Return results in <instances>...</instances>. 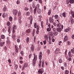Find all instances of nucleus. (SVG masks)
Returning a JSON list of instances; mask_svg holds the SVG:
<instances>
[{"label":"nucleus","instance_id":"1","mask_svg":"<svg viewBox=\"0 0 74 74\" xmlns=\"http://www.w3.org/2000/svg\"><path fill=\"white\" fill-rule=\"evenodd\" d=\"M34 57L33 60V62L32 63V66H34V65L36 64V61L37 60V56L35 55V54H34Z\"/></svg>","mask_w":74,"mask_h":74},{"label":"nucleus","instance_id":"2","mask_svg":"<svg viewBox=\"0 0 74 74\" xmlns=\"http://www.w3.org/2000/svg\"><path fill=\"white\" fill-rule=\"evenodd\" d=\"M7 40L6 41V46H8L10 44V37H7Z\"/></svg>","mask_w":74,"mask_h":74},{"label":"nucleus","instance_id":"3","mask_svg":"<svg viewBox=\"0 0 74 74\" xmlns=\"http://www.w3.org/2000/svg\"><path fill=\"white\" fill-rule=\"evenodd\" d=\"M28 65V64L27 63H25L23 65V66L22 68V70H25V68L26 67H27Z\"/></svg>","mask_w":74,"mask_h":74},{"label":"nucleus","instance_id":"4","mask_svg":"<svg viewBox=\"0 0 74 74\" xmlns=\"http://www.w3.org/2000/svg\"><path fill=\"white\" fill-rule=\"evenodd\" d=\"M13 14L15 15V16H16L18 13V11L16 9H14L12 11Z\"/></svg>","mask_w":74,"mask_h":74},{"label":"nucleus","instance_id":"5","mask_svg":"<svg viewBox=\"0 0 74 74\" xmlns=\"http://www.w3.org/2000/svg\"><path fill=\"white\" fill-rule=\"evenodd\" d=\"M16 34H13L12 35V38L13 40H16Z\"/></svg>","mask_w":74,"mask_h":74},{"label":"nucleus","instance_id":"6","mask_svg":"<svg viewBox=\"0 0 74 74\" xmlns=\"http://www.w3.org/2000/svg\"><path fill=\"white\" fill-rule=\"evenodd\" d=\"M60 51V49L59 48H57L56 50L55 51L54 53L56 54H58L59 53H60V52H59Z\"/></svg>","mask_w":74,"mask_h":74},{"label":"nucleus","instance_id":"7","mask_svg":"<svg viewBox=\"0 0 74 74\" xmlns=\"http://www.w3.org/2000/svg\"><path fill=\"white\" fill-rule=\"evenodd\" d=\"M49 21L50 23H53V19L51 17H50L49 18Z\"/></svg>","mask_w":74,"mask_h":74},{"label":"nucleus","instance_id":"8","mask_svg":"<svg viewBox=\"0 0 74 74\" xmlns=\"http://www.w3.org/2000/svg\"><path fill=\"white\" fill-rule=\"evenodd\" d=\"M43 11V9H42V10L39 8H38L37 10V12H38V14H41V13L42 11V12Z\"/></svg>","mask_w":74,"mask_h":74},{"label":"nucleus","instance_id":"9","mask_svg":"<svg viewBox=\"0 0 74 74\" xmlns=\"http://www.w3.org/2000/svg\"><path fill=\"white\" fill-rule=\"evenodd\" d=\"M43 72H44V71L42 69H39L38 71V73H39L41 74H42Z\"/></svg>","mask_w":74,"mask_h":74},{"label":"nucleus","instance_id":"10","mask_svg":"<svg viewBox=\"0 0 74 74\" xmlns=\"http://www.w3.org/2000/svg\"><path fill=\"white\" fill-rule=\"evenodd\" d=\"M68 40V38H67V36L66 35L65 36L64 41V42H66L67 41V40Z\"/></svg>","mask_w":74,"mask_h":74},{"label":"nucleus","instance_id":"11","mask_svg":"<svg viewBox=\"0 0 74 74\" xmlns=\"http://www.w3.org/2000/svg\"><path fill=\"white\" fill-rule=\"evenodd\" d=\"M7 13H6L5 12H4L3 13L2 16L3 17V18H5L6 16H8Z\"/></svg>","mask_w":74,"mask_h":74},{"label":"nucleus","instance_id":"12","mask_svg":"<svg viewBox=\"0 0 74 74\" xmlns=\"http://www.w3.org/2000/svg\"><path fill=\"white\" fill-rule=\"evenodd\" d=\"M31 32V29H29L26 30L25 31L26 33H28V34L30 33Z\"/></svg>","mask_w":74,"mask_h":74},{"label":"nucleus","instance_id":"13","mask_svg":"<svg viewBox=\"0 0 74 74\" xmlns=\"http://www.w3.org/2000/svg\"><path fill=\"white\" fill-rule=\"evenodd\" d=\"M11 27H12L10 26L8 28V32L9 34L11 33Z\"/></svg>","mask_w":74,"mask_h":74},{"label":"nucleus","instance_id":"14","mask_svg":"<svg viewBox=\"0 0 74 74\" xmlns=\"http://www.w3.org/2000/svg\"><path fill=\"white\" fill-rule=\"evenodd\" d=\"M15 51L16 53H18V50H19V48L18 47H15Z\"/></svg>","mask_w":74,"mask_h":74},{"label":"nucleus","instance_id":"15","mask_svg":"<svg viewBox=\"0 0 74 74\" xmlns=\"http://www.w3.org/2000/svg\"><path fill=\"white\" fill-rule=\"evenodd\" d=\"M62 28H58L57 29V30L59 32H61V31H62Z\"/></svg>","mask_w":74,"mask_h":74},{"label":"nucleus","instance_id":"16","mask_svg":"<svg viewBox=\"0 0 74 74\" xmlns=\"http://www.w3.org/2000/svg\"><path fill=\"white\" fill-rule=\"evenodd\" d=\"M71 29L70 28H68L65 30V32H67L69 31H70Z\"/></svg>","mask_w":74,"mask_h":74},{"label":"nucleus","instance_id":"17","mask_svg":"<svg viewBox=\"0 0 74 74\" xmlns=\"http://www.w3.org/2000/svg\"><path fill=\"white\" fill-rule=\"evenodd\" d=\"M49 35L50 36H53V32H50L49 33Z\"/></svg>","mask_w":74,"mask_h":74},{"label":"nucleus","instance_id":"18","mask_svg":"<svg viewBox=\"0 0 74 74\" xmlns=\"http://www.w3.org/2000/svg\"><path fill=\"white\" fill-rule=\"evenodd\" d=\"M3 11L4 12H5L7 11V8H6V6H4V7L3 9Z\"/></svg>","mask_w":74,"mask_h":74},{"label":"nucleus","instance_id":"19","mask_svg":"<svg viewBox=\"0 0 74 74\" xmlns=\"http://www.w3.org/2000/svg\"><path fill=\"white\" fill-rule=\"evenodd\" d=\"M4 43H5V42H1L0 43V46L1 47H3V45H4Z\"/></svg>","mask_w":74,"mask_h":74},{"label":"nucleus","instance_id":"20","mask_svg":"<svg viewBox=\"0 0 74 74\" xmlns=\"http://www.w3.org/2000/svg\"><path fill=\"white\" fill-rule=\"evenodd\" d=\"M54 18L55 19H58V18H59V16L58 15L56 14L54 16Z\"/></svg>","mask_w":74,"mask_h":74},{"label":"nucleus","instance_id":"21","mask_svg":"<svg viewBox=\"0 0 74 74\" xmlns=\"http://www.w3.org/2000/svg\"><path fill=\"white\" fill-rule=\"evenodd\" d=\"M37 7H35L34 10V14H36V12L37 11Z\"/></svg>","mask_w":74,"mask_h":74},{"label":"nucleus","instance_id":"22","mask_svg":"<svg viewBox=\"0 0 74 74\" xmlns=\"http://www.w3.org/2000/svg\"><path fill=\"white\" fill-rule=\"evenodd\" d=\"M62 16H63L64 18H65L66 16V13L64 12L62 13Z\"/></svg>","mask_w":74,"mask_h":74},{"label":"nucleus","instance_id":"23","mask_svg":"<svg viewBox=\"0 0 74 74\" xmlns=\"http://www.w3.org/2000/svg\"><path fill=\"white\" fill-rule=\"evenodd\" d=\"M69 2L71 4H73L74 3V0H69Z\"/></svg>","mask_w":74,"mask_h":74},{"label":"nucleus","instance_id":"24","mask_svg":"<svg viewBox=\"0 0 74 74\" xmlns=\"http://www.w3.org/2000/svg\"><path fill=\"white\" fill-rule=\"evenodd\" d=\"M34 34H35V29H33V31L32 32V36L34 37Z\"/></svg>","mask_w":74,"mask_h":74},{"label":"nucleus","instance_id":"25","mask_svg":"<svg viewBox=\"0 0 74 74\" xmlns=\"http://www.w3.org/2000/svg\"><path fill=\"white\" fill-rule=\"evenodd\" d=\"M27 43H29V38L27 37L26 40Z\"/></svg>","mask_w":74,"mask_h":74},{"label":"nucleus","instance_id":"26","mask_svg":"<svg viewBox=\"0 0 74 74\" xmlns=\"http://www.w3.org/2000/svg\"><path fill=\"white\" fill-rule=\"evenodd\" d=\"M47 32H50L51 30V27L48 28L47 29Z\"/></svg>","mask_w":74,"mask_h":74},{"label":"nucleus","instance_id":"27","mask_svg":"<svg viewBox=\"0 0 74 74\" xmlns=\"http://www.w3.org/2000/svg\"><path fill=\"white\" fill-rule=\"evenodd\" d=\"M7 30L5 29V28H3L2 29V31L3 33H5L6 32Z\"/></svg>","mask_w":74,"mask_h":74},{"label":"nucleus","instance_id":"28","mask_svg":"<svg viewBox=\"0 0 74 74\" xmlns=\"http://www.w3.org/2000/svg\"><path fill=\"white\" fill-rule=\"evenodd\" d=\"M40 25L42 27L43 29V27L44 26V25H43V21L41 22Z\"/></svg>","mask_w":74,"mask_h":74},{"label":"nucleus","instance_id":"29","mask_svg":"<svg viewBox=\"0 0 74 74\" xmlns=\"http://www.w3.org/2000/svg\"><path fill=\"white\" fill-rule=\"evenodd\" d=\"M18 22L20 24H21L22 23V21H21V18H20L18 19Z\"/></svg>","mask_w":74,"mask_h":74},{"label":"nucleus","instance_id":"30","mask_svg":"<svg viewBox=\"0 0 74 74\" xmlns=\"http://www.w3.org/2000/svg\"><path fill=\"white\" fill-rule=\"evenodd\" d=\"M34 2H32V8H36V5L34 4Z\"/></svg>","mask_w":74,"mask_h":74},{"label":"nucleus","instance_id":"31","mask_svg":"<svg viewBox=\"0 0 74 74\" xmlns=\"http://www.w3.org/2000/svg\"><path fill=\"white\" fill-rule=\"evenodd\" d=\"M1 38L4 39L5 38V36L4 35H2L1 36Z\"/></svg>","mask_w":74,"mask_h":74},{"label":"nucleus","instance_id":"32","mask_svg":"<svg viewBox=\"0 0 74 74\" xmlns=\"http://www.w3.org/2000/svg\"><path fill=\"white\" fill-rule=\"evenodd\" d=\"M9 20L10 22H12V17L11 16H10L9 18Z\"/></svg>","mask_w":74,"mask_h":74},{"label":"nucleus","instance_id":"33","mask_svg":"<svg viewBox=\"0 0 74 74\" xmlns=\"http://www.w3.org/2000/svg\"><path fill=\"white\" fill-rule=\"evenodd\" d=\"M31 48L32 51V52H33V51H34V47H32Z\"/></svg>","mask_w":74,"mask_h":74},{"label":"nucleus","instance_id":"34","mask_svg":"<svg viewBox=\"0 0 74 74\" xmlns=\"http://www.w3.org/2000/svg\"><path fill=\"white\" fill-rule=\"evenodd\" d=\"M69 73V71L67 70H66L65 71V74H68Z\"/></svg>","mask_w":74,"mask_h":74},{"label":"nucleus","instance_id":"35","mask_svg":"<svg viewBox=\"0 0 74 74\" xmlns=\"http://www.w3.org/2000/svg\"><path fill=\"white\" fill-rule=\"evenodd\" d=\"M51 10H50L48 13V15H51Z\"/></svg>","mask_w":74,"mask_h":74},{"label":"nucleus","instance_id":"36","mask_svg":"<svg viewBox=\"0 0 74 74\" xmlns=\"http://www.w3.org/2000/svg\"><path fill=\"white\" fill-rule=\"evenodd\" d=\"M37 23H35L34 24V26L35 29H36L37 27Z\"/></svg>","mask_w":74,"mask_h":74},{"label":"nucleus","instance_id":"37","mask_svg":"<svg viewBox=\"0 0 74 74\" xmlns=\"http://www.w3.org/2000/svg\"><path fill=\"white\" fill-rule=\"evenodd\" d=\"M16 3L17 4H19L21 3L20 2V0H17V1L16 2Z\"/></svg>","mask_w":74,"mask_h":74},{"label":"nucleus","instance_id":"38","mask_svg":"<svg viewBox=\"0 0 74 74\" xmlns=\"http://www.w3.org/2000/svg\"><path fill=\"white\" fill-rule=\"evenodd\" d=\"M30 15V12H26V15L27 16H29Z\"/></svg>","mask_w":74,"mask_h":74},{"label":"nucleus","instance_id":"39","mask_svg":"<svg viewBox=\"0 0 74 74\" xmlns=\"http://www.w3.org/2000/svg\"><path fill=\"white\" fill-rule=\"evenodd\" d=\"M15 67V69H16V70H17L18 69V65L16 64H15L14 65Z\"/></svg>","mask_w":74,"mask_h":74},{"label":"nucleus","instance_id":"40","mask_svg":"<svg viewBox=\"0 0 74 74\" xmlns=\"http://www.w3.org/2000/svg\"><path fill=\"white\" fill-rule=\"evenodd\" d=\"M58 62L60 63H62V60L61 59H59Z\"/></svg>","mask_w":74,"mask_h":74},{"label":"nucleus","instance_id":"41","mask_svg":"<svg viewBox=\"0 0 74 74\" xmlns=\"http://www.w3.org/2000/svg\"><path fill=\"white\" fill-rule=\"evenodd\" d=\"M15 29H16V25H14L13 27V29L15 30Z\"/></svg>","mask_w":74,"mask_h":74},{"label":"nucleus","instance_id":"42","mask_svg":"<svg viewBox=\"0 0 74 74\" xmlns=\"http://www.w3.org/2000/svg\"><path fill=\"white\" fill-rule=\"evenodd\" d=\"M36 29V30H40V27L38 25H37Z\"/></svg>","mask_w":74,"mask_h":74},{"label":"nucleus","instance_id":"43","mask_svg":"<svg viewBox=\"0 0 74 74\" xmlns=\"http://www.w3.org/2000/svg\"><path fill=\"white\" fill-rule=\"evenodd\" d=\"M71 24H73V23H74V20L73 19L71 20Z\"/></svg>","mask_w":74,"mask_h":74},{"label":"nucleus","instance_id":"44","mask_svg":"<svg viewBox=\"0 0 74 74\" xmlns=\"http://www.w3.org/2000/svg\"><path fill=\"white\" fill-rule=\"evenodd\" d=\"M58 34H59L58 32H55V33L54 34V36H57V35H58Z\"/></svg>","mask_w":74,"mask_h":74},{"label":"nucleus","instance_id":"45","mask_svg":"<svg viewBox=\"0 0 74 74\" xmlns=\"http://www.w3.org/2000/svg\"><path fill=\"white\" fill-rule=\"evenodd\" d=\"M32 21H33V18H31L30 20V25H32Z\"/></svg>","mask_w":74,"mask_h":74},{"label":"nucleus","instance_id":"46","mask_svg":"<svg viewBox=\"0 0 74 74\" xmlns=\"http://www.w3.org/2000/svg\"><path fill=\"white\" fill-rule=\"evenodd\" d=\"M29 11L31 12H32V11H33V8L31 7H30Z\"/></svg>","mask_w":74,"mask_h":74},{"label":"nucleus","instance_id":"47","mask_svg":"<svg viewBox=\"0 0 74 74\" xmlns=\"http://www.w3.org/2000/svg\"><path fill=\"white\" fill-rule=\"evenodd\" d=\"M68 55H69V57H71V52L70 51L68 53Z\"/></svg>","mask_w":74,"mask_h":74},{"label":"nucleus","instance_id":"48","mask_svg":"<svg viewBox=\"0 0 74 74\" xmlns=\"http://www.w3.org/2000/svg\"><path fill=\"white\" fill-rule=\"evenodd\" d=\"M24 10L25 11H28L29 10V8L27 7H25V8Z\"/></svg>","mask_w":74,"mask_h":74},{"label":"nucleus","instance_id":"49","mask_svg":"<svg viewBox=\"0 0 74 74\" xmlns=\"http://www.w3.org/2000/svg\"><path fill=\"white\" fill-rule=\"evenodd\" d=\"M64 66L65 67H67V63H66V62H64Z\"/></svg>","mask_w":74,"mask_h":74},{"label":"nucleus","instance_id":"50","mask_svg":"<svg viewBox=\"0 0 74 74\" xmlns=\"http://www.w3.org/2000/svg\"><path fill=\"white\" fill-rule=\"evenodd\" d=\"M10 24H11V23H10V22L9 21L7 23V26H10Z\"/></svg>","mask_w":74,"mask_h":74},{"label":"nucleus","instance_id":"51","mask_svg":"<svg viewBox=\"0 0 74 74\" xmlns=\"http://www.w3.org/2000/svg\"><path fill=\"white\" fill-rule=\"evenodd\" d=\"M48 36H47V35H46L45 36V39H46V40H47L48 38Z\"/></svg>","mask_w":74,"mask_h":74},{"label":"nucleus","instance_id":"52","mask_svg":"<svg viewBox=\"0 0 74 74\" xmlns=\"http://www.w3.org/2000/svg\"><path fill=\"white\" fill-rule=\"evenodd\" d=\"M59 43H58V45H61V44H62V41H59Z\"/></svg>","mask_w":74,"mask_h":74},{"label":"nucleus","instance_id":"53","mask_svg":"<svg viewBox=\"0 0 74 74\" xmlns=\"http://www.w3.org/2000/svg\"><path fill=\"white\" fill-rule=\"evenodd\" d=\"M32 53H30L29 55V59H30L31 58V57L32 56Z\"/></svg>","mask_w":74,"mask_h":74},{"label":"nucleus","instance_id":"54","mask_svg":"<svg viewBox=\"0 0 74 74\" xmlns=\"http://www.w3.org/2000/svg\"><path fill=\"white\" fill-rule=\"evenodd\" d=\"M43 42L44 43V45H45V44H46V43H47V42H46V40H45L43 41Z\"/></svg>","mask_w":74,"mask_h":74},{"label":"nucleus","instance_id":"55","mask_svg":"<svg viewBox=\"0 0 74 74\" xmlns=\"http://www.w3.org/2000/svg\"><path fill=\"white\" fill-rule=\"evenodd\" d=\"M71 14L72 15V16H73V18H74V13L73 12H71Z\"/></svg>","mask_w":74,"mask_h":74},{"label":"nucleus","instance_id":"56","mask_svg":"<svg viewBox=\"0 0 74 74\" xmlns=\"http://www.w3.org/2000/svg\"><path fill=\"white\" fill-rule=\"evenodd\" d=\"M71 51L72 53H74V48H73V49H71Z\"/></svg>","mask_w":74,"mask_h":74},{"label":"nucleus","instance_id":"57","mask_svg":"<svg viewBox=\"0 0 74 74\" xmlns=\"http://www.w3.org/2000/svg\"><path fill=\"white\" fill-rule=\"evenodd\" d=\"M39 56H42V52H40V53Z\"/></svg>","mask_w":74,"mask_h":74},{"label":"nucleus","instance_id":"58","mask_svg":"<svg viewBox=\"0 0 74 74\" xmlns=\"http://www.w3.org/2000/svg\"><path fill=\"white\" fill-rule=\"evenodd\" d=\"M57 26L58 27H60V26H61V25L60 23H58L57 25Z\"/></svg>","mask_w":74,"mask_h":74},{"label":"nucleus","instance_id":"59","mask_svg":"<svg viewBox=\"0 0 74 74\" xmlns=\"http://www.w3.org/2000/svg\"><path fill=\"white\" fill-rule=\"evenodd\" d=\"M39 3H40V4H42V0H38Z\"/></svg>","mask_w":74,"mask_h":74},{"label":"nucleus","instance_id":"60","mask_svg":"<svg viewBox=\"0 0 74 74\" xmlns=\"http://www.w3.org/2000/svg\"><path fill=\"white\" fill-rule=\"evenodd\" d=\"M61 69L63 71L64 70V67L62 66L61 67Z\"/></svg>","mask_w":74,"mask_h":74},{"label":"nucleus","instance_id":"61","mask_svg":"<svg viewBox=\"0 0 74 74\" xmlns=\"http://www.w3.org/2000/svg\"><path fill=\"white\" fill-rule=\"evenodd\" d=\"M20 53L22 56H23V51H21V52Z\"/></svg>","mask_w":74,"mask_h":74},{"label":"nucleus","instance_id":"62","mask_svg":"<svg viewBox=\"0 0 74 74\" xmlns=\"http://www.w3.org/2000/svg\"><path fill=\"white\" fill-rule=\"evenodd\" d=\"M36 33L37 34H38L39 33V30H36Z\"/></svg>","mask_w":74,"mask_h":74},{"label":"nucleus","instance_id":"63","mask_svg":"<svg viewBox=\"0 0 74 74\" xmlns=\"http://www.w3.org/2000/svg\"><path fill=\"white\" fill-rule=\"evenodd\" d=\"M42 56H39V59L40 60H41L42 59Z\"/></svg>","mask_w":74,"mask_h":74},{"label":"nucleus","instance_id":"64","mask_svg":"<svg viewBox=\"0 0 74 74\" xmlns=\"http://www.w3.org/2000/svg\"><path fill=\"white\" fill-rule=\"evenodd\" d=\"M17 42H20V39H17Z\"/></svg>","mask_w":74,"mask_h":74}]
</instances>
